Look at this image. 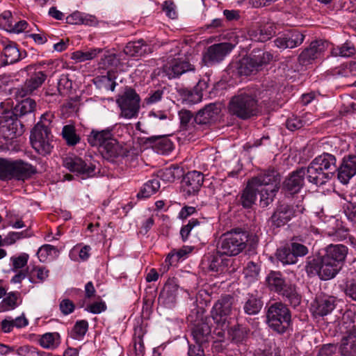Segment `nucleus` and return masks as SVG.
<instances>
[{"mask_svg": "<svg viewBox=\"0 0 356 356\" xmlns=\"http://www.w3.org/2000/svg\"><path fill=\"white\" fill-rule=\"evenodd\" d=\"M124 129V127L118 124L102 130L92 129L88 136V142L91 146L99 148L104 159L113 162L127 154L124 143L118 138Z\"/></svg>", "mask_w": 356, "mask_h": 356, "instance_id": "obj_1", "label": "nucleus"}, {"mask_svg": "<svg viewBox=\"0 0 356 356\" xmlns=\"http://www.w3.org/2000/svg\"><path fill=\"white\" fill-rule=\"evenodd\" d=\"M259 238L247 230L235 228L222 234L217 242V251L227 257H234L246 250L248 254L256 253Z\"/></svg>", "mask_w": 356, "mask_h": 356, "instance_id": "obj_2", "label": "nucleus"}, {"mask_svg": "<svg viewBox=\"0 0 356 356\" xmlns=\"http://www.w3.org/2000/svg\"><path fill=\"white\" fill-rule=\"evenodd\" d=\"M280 177L274 170L259 173L248 181L242 194V200H273L278 192Z\"/></svg>", "mask_w": 356, "mask_h": 356, "instance_id": "obj_3", "label": "nucleus"}, {"mask_svg": "<svg viewBox=\"0 0 356 356\" xmlns=\"http://www.w3.org/2000/svg\"><path fill=\"white\" fill-rule=\"evenodd\" d=\"M337 159L330 153H323L314 158L306 169V179L314 185L321 186L328 181L336 170Z\"/></svg>", "mask_w": 356, "mask_h": 356, "instance_id": "obj_4", "label": "nucleus"}, {"mask_svg": "<svg viewBox=\"0 0 356 356\" xmlns=\"http://www.w3.org/2000/svg\"><path fill=\"white\" fill-rule=\"evenodd\" d=\"M288 303L282 301L270 305L266 311V323L279 334L288 332L292 326L291 312Z\"/></svg>", "mask_w": 356, "mask_h": 356, "instance_id": "obj_5", "label": "nucleus"}, {"mask_svg": "<svg viewBox=\"0 0 356 356\" xmlns=\"http://www.w3.org/2000/svg\"><path fill=\"white\" fill-rule=\"evenodd\" d=\"M228 109L231 114L242 120L257 115L261 112L255 97L246 90L238 91L231 99Z\"/></svg>", "mask_w": 356, "mask_h": 356, "instance_id": "obj_6", "label": "nucleus"}, {"mask_svg": "<svg viewBox=\"0 0 356 356\" xmlns=\"http://www.w3.org/2000/svg\"><path fill=\"white\" fill-rule=\"evenodd\" d=\"M234 302V299L232 295H222L211 309V318L218 328L221 330L218 334L229 328L236 321V316L232 312Z\"/></svg>", "mask_w": 356, "mask_h": 356, "instance_id": "obj_7", "label": "nucleus"}, {"mask_svg": "<svg viewBox=\"0 0 356 356\" xmlns=\"http://www.w3.org/2000/svg\"><path fill=\"white\" fill-rule=\"evenodd\" d=\"M341 269L320 254L312 259L308 258L305 266L309 277L318 276L324 281L334 278Z\"/></svg>", "mask_w": 356, "mask_h": 356, "instance_id": "obj_8", "label": "nucleus"}, {"mask_svg": "<svg viewBox=\"0 0 356 356\" xmlns=\"http://www.w3.org/2000/svg\"><path fill=\"white\" fill-rule=\"evenodd\" d=\"M272 58L271 54L258 51L249 56L243 58L232 67L236 68L239 75L248 76L257 72L263 65L268 63Z\"/></svg>", "mask_w": 356, "mask_h": 356, "instance_id": "obj_9", "label": "nucleus"}, {"mask_svg": "<svg viewBox=\"0 0 356 356\" xmlns=\"http://www.w3.org/2000/svg\"><path fill=\"white\" fill-rule=\"evenodd\" d=\"M52 135L47 124L38 122L34 127L30 136L32 147L39 154L45 155L52 149Z\"/></svg>", "mask_w": 356, "mask_h": 356, "instance_id": "obj_10", "label": "nucleus"}, {"mask_svg": "<svg viewBox=\"0 0 356 356\" xmlns=\"http://www.w3.org/2000/svg\"><path fill=\"white\" fill-rule=\"evenodd\" d=\"M280 202L275 211L270 218L272 225L280 227L286 224L293 217L302 213L305 210L301 202Z\"/></svg>", "mask_w": 356, "mask_h": 356, "instance_id": "obj_11", "label": "nucleus"}, {"mask_svg": "<svg viewBox=\"0 0 356 356\" xmlns=\"http://www.w3.org/2000/svg\"><path fill=\"white\" fill-rule=\"evenodd\" d=\"M225 254L216 252L206 254L202 260V265L204 268H207L209 271L222 273L226 271L232 272L235 270V267L232 266L234 259L225 257Z\"/></svg>", "mask_w": 356, "mask_h": 356, "instance_id": "obj_12", "label": "nucleus"}, {"mask_svg": "<svg viewBox=\"0 0 356 356\" xmlns=\"http://www.w3.org/2000/svg\"><path fill=\"white\" fill-rule=\"evenodd\" d=\"M117 103L122 117L131 119L137 115L140 108V97L134 90L127 89L117 99Z\"/></svg>", "mask_w": 356, "mask_h": 356, "instance_id": "obj_13", "label": "nucleus"}, {"mask_svg": "<svg viewBox=\"0 0 356 356\" xmlns=\"http://www.w3.org/2000/svg\"><path fill=\"white\" fill-rule=\"evenodd\" d=\"M63 165L69 170L76 172L83 178L91 177L96 174L97 162L91 159L66 157L63 161Z\"/></svg>", "mask_w": 356, "mask_h": 356, "instance_id": "obj_14", "label": "nucleus"}, {"mask_svg": "<svg viewBox=\"0 0 356 356\" xmlns=\"http://www.w3.org/2000/svg\"><path fill=\"white\" fill-rule=\"evenodd\" d=\"M22 132V126L13 111H7L0 115V135L3 138L13 139Z\"/></svg>", "mask_w": 356, "mask_h": 356, "instance_id": "obj_15", "label": "nucleus"}, {"mask_svg": "<svg viewBox=\"0 0 356 356\" xmlns=\"http://www.w3.org/2000/svg\"><path fill=\"white\" fill-rule=\"evenodd\" d=\"M280 296L284 302L296 309L301 303L302 296L298 291L297 285L289 277L283 281L282 285L275 293Z\"/></svg>", "mask_w": 356, "mask_h": 356, "instance_id": "obj_16", "label": "nucleus"}, {"mask_svg": "<svg viewBox=\"0 0 356 356\" xmlns=\"http://www.w3.org/2000/svg\"><path fill=\"white\" fill-rule=\"evenodd\" d=\"M234 46L229 42H222L208 47L203 55V61L207 65H212L222 61Z\"/></svg>", "mask_w": 356, "mask_h": 356, "instance_id": "obj_17", "label": "nucleus"}, {"mask_svg": "<svg viewBox=\"0 0 356 356\" xmlns=\"http://www.w3.org/2000/svg\"><path fill=\"white\" fill-rule=\"evenodd\" d=\"M191 334L195 343L207 346L213 340L209 318L206 317L195 321L191 329Z\"/></svg>", "mask_w": 356, "mask_h": 356, "instance_id": "obj_18", "label": "nucleus"}, {"mask_svg": "<svg viewBox=\"0 0 356 356\" xmlns=\"http://www.w3.org/2000/svg\"><path fill=\"white\" fill-rule=\"evenodd\" d=\"M204 181L202 173L193 170L188 172L181 181V192L185 198L195 195Z\"/></svg>", "mask_w": 356, "mask_h": 356, "instance_id": "obj_19", "label": "nucleus"}, {"mask_svg": "<svg viewBox=\"0 0 356 356\" xmlns=\"http://www.w3.org/2000/svg\"><path fill=\"white\" fill-rule=\"evenodd\" d=\"M338 299L334 296L321 294L317 296L313 302L312 307L315 316H325L332 313L336 308Z\"/></svg>", "mask_w": 356, "mask_h": 356, "instance_id": "obj_20", "label": "nucleus"}, {"mask_svg": "<svg viewBox=\"0 0 356 356\" xmlns=\"http://www.w3.org/2000/svg\"><path fill=\"white\" fill-rule=\"evenodd\" d=\"M330 44L325 40H316L309 44V47L303 50L299 55L298 60L302 65H306L312 60L320 58L324 52L330 49Z\"/></svg>", "mask_w": 356, "mask_h": 356, "instance_id": "obj_21", "label": "nucleus"}, {"mask_svg": "<svg viewBox=\"0 0 356 356\" xmlns=\"http://www.w3.org/2000/svg\"><path fill=\"white\" fill-rule=\"evenodd\" d=\"M178 284L176 278H169L161 291L158 301L159 304L166 308L171 309L175 307L178 291Z\"/></svg>", "mask_w": 356, "mask_h": 356, "instance_id": "obj_22", "label": "nucleus"}, {"mask_svg": "<svg viewBox=\"0 0 356 356\" xmlns=\"http://www.w3.org/2000/svg\"><path fill=\"white\" fill-rule=\"evenodd\" d=\"M306 175V169L300 168L293 171L290 176L286 179L283 184L286 197L290 198L291 195L298 193L303 186Z\"/></svg>", "mask_w": 356, "mask_h": 356, "instance_id": "obj_23", "label": "nucleus"}, {"mask_svg": "<svg viewBox=\"0 0 356 356\" xmlns=\"http://www.w3.org/2000/svg\"><path fill=\"white\" fill-rule=\"evenodd\" d=\"M348 253V248L342 244L327 245L319 254L328 261L337 265L341 268H343L345 259Z\"/></svg>", "mask_w": 356, "mask_h": 356, "instance_id": "obj_24", "label": "nucleus"}, {"mask_svg": "<svg viewBox=\"0 0 356 356\" xmlns=\"http://www.w3.org/2000/svg\"><path fill=\"white\" fill-rule=\"evenodd\" d=\"M337 178L343 184H347L356 175V156L348 155L343 158L337 168Z\"/></svg>", "mask_w": 356, "mask_h": 356, "instance_id": "obj_25", "label": "nucleus"}, {"mask_svg": "<svg viewBox=\"0 0 356 356\" xmlns=\"http://www.w3.org/2000/svg\"><path fill=\"white\" fill-rule=\"evenodd\" d=\"M193 70L188 62L181 58H173L163 67V72L169 79L177 78L184 73Z\"/></svg>", "mask_w": 356, "mask_h": 356, "instance_id": "obj_26", "label": "nucleus"}, {"mask_svg": "<svg viewBox=\"0 0 356 356\" xmlns=\"http://www.w3.org/2000/svg\"><path fill=\"white\" fill-rule=\"evenodd\" d=\"M305 39V35L298 31H289L278 38L274 42L276 47L280 49L295 48L300 45Z\"/></svg>", "mask_w": 356, "mask_h": 356, "instance_id": "obj_27", "label": "nucleus"}, {"mask_svg": "<svg viewBox=\"0 0 356 356\" xmlns=\"http://www.w3.org/2000/svg\"><path fill=\"white\" fill-rule=\"evenodd\" d=\"M11 164L12 178L15 177L19 180H24L36 172L34 166L22 160H11Z\"/></svg>", "mask_w": 356, "mask_h": 356, "instance_id": "obj_28", "label": "nucleus"}, {"mask_svg": "<svg viewBox=\"0 0 356 356\" xmlns=\"http://www.w3.org/2000/svg\"><path fill=\"white\" fill-rule=\"evenodd\" d=\"M46 78L47 74L44 72L42 71L35 72L25 81L22 88L17 90V95L23 97L31 93L42 86Z\"/></svg>", "mask_w": 356, "mask_h": 356, "instance_id": "obj_29", "label": "nucleus"}, {"mask_svg": "<svg viewBox=\"0 0 356 356\" xmlns=\"http://www.w3.org/2000/svg\"><path fill=\"white\" fill-rule=\"evenodd\" d=\"M327 222V234L328 236L335 237L339 241H343L347 238L349 229L341 219L335 216H330Z\"/></svg>", "mask_w": 356, "mask_h": 356, "instance_id": "obj_30", "label": "nucleus"}, {"mask_svg": "<svg viewBox=\"0 0 356 356\" xmlns=\"http://www.w3.org/2000/svg\"><path fill=\"white\" fill-rule=\"evenodd\" d=\"M220 111L221 108L219 104L213 103L205 106L197 113L195 115L196 123L197 124H205L215 120Z\"/></svg>", "mask_w": 356, "mask_h": 356, "instance_id": "obj_31", "label": "nucleus"}, {"mask_svg": "<svg viewBox=\"0 0 356 356\" xmlns=\"http://www.w3.org/2000/svg\"><path fill=\"white\" fill-rule=\"evenodd\" d=\"M275 33V25L272 22H267L258 27L252 28L249 31L250 39L253 41L261 42L268 40Z\"/></svg>", "mask_w": 356, "mask_h": 356, "instance_id": "obj_32", "label": "nucleus"}, {"mask_svg": "<svg viewBox=\"0 0 356 356\" xmlns=\"http://www.w3.org/2000/svg\"><path fill=\"white\" fill-rule=\"evenodd\" d=\"M243 312L249 316L257 315L261 310L264 302L257 294L248 293L242 302Z\"/></svg>", "mask_w": 356, "mask_h": 356, "instance_id": "obj_33", "label": "nucleus"}, {"mask_svg": "<svg viewBox=\"0 0 356 356\" xmlns=\"http://www.w3.org/2000/svg\"><path fill=\"white\" fill-rule=\"evenodd\" d=\"M235 321H237L236 318ZM225 330H227L232 341L236 343H243L245 342L250 332V329L247 326L240 324L238 322L234 325L232 323L230 327L225 329Z\"/></svg>", "mask_w": 356, "mask_h": 356, "instance_id": "obj_34", "label": "nucleus"}, {"mask_svg": "<svg viewBox=\"0 0 356 356\" xmlns=\"http://www.w3.org/2000/svg\"><path fill=\"white\" fill-rule=\"evenodd\" d=\"M151 52V48L143 40L127 43L124 48V53L129 56H141Z\"/></svg>", "mask_w": 356, "mask_h": 356, "instance_id": "obj_35", "label": "nucleus"}, {"mask_svg": "<svg viewBox=\"0 0 356 356\" xmlns=\"http://www.w3.org/2000/svg\"><path fill=\"white\" fill-rule=\"evenodd\" d=\"M286 277L281 271L270 270L265 277V283L268 290L275 293Z\"/></svg>", "mask_w": 356, "mask_h": 356, "instance_id": "obj_36", "label": "nucleus"}, {"mask_svg": "<svg viewBox=\"0 0 356 356\" xmlns=\"http://www.w3.org/2000/svg\"><path fill=\"white\" fill-rule=\"evenodd\" d=\"M180 120V128L182 131H188L189 134L193 133L196 129L195 117L188 110H181L179 113Z\"/></svg>", "mask_w": 356, "mask_h": 356, "instance_id": "obj_37", "label": "nucleus"}, {"mask_svg": "<svg viewBox=\"0 0 356 356\" xmlns=\"http://www.w3.org/2000/svg\"><path fill=\"white\" fill-rule=\"evenodd\" d=\"M339 288L344 293L347 301L356 302V279H343L339 284Z\"/></svg>", "mask_w": 356, "mask_h": 356, "instance_id": "obj_38", "label": "nucleus"}, {"mask_svg": "<svg viewBox=\"0 0 356 356\" xmlns=\"http://www.w3.org/2000/svg\"><path fill=\"white\" fill-rule=\"evenodd\" d=\"M3 56V63L4 65H10L17 63L23 57L22 54L13 42L9 43L4 47Z\"/></svg>", "mask_w": 356, "mask_h": 356, "instance_id": "obj_39", "label": "nucleus"}, {"mask_svg": "<svg viewBox=\"0 0 356 356\" xmlns=\"http://www.w3.org/2000/svg\"><path fill=\"white\" fill-rule=\"evenodd\" d=\"M61 343V337L58 332H47L40 337V345L46 349L54 350Z\"/></svg>", "mask_w": 356, "mask_h": 356, "instance_id": "obj_40", "label": "nucleus"}, {"mask_svg": "<svg viewBox=\"0 0 356 356\" xmlns=\"http://www.w3.org/2000/svg\"><path fill=\"white\" fill-rule=\"evenodd\" d=\"M20 297L19 291H11L6 295L0 302V312H6L13 310L19 306L17 300Z\"/></svg>", "mask_w": 356, "mask_h": 356, "instance_id": "obj_41", "label": "nucleus"}, {"mask_svg": "<svg viewBox=\"0 0 356 356\" xmlns=\"http://www.w3.org/2000/svg\"><path fill=\"white\" fill-rule=\"evenodd\" d=\"M179 95L181 97L182 100L188 104H195L200 103L202 100L203 94L200 92H196L193 88L190 90L188 88H181L178 90Z\"/></svg>", "mask_w": 356, "mask_h": 356, "instance_id": "obj_42", "label": "nucleus"}, {"mask_svg": "<svg viewBox=\"0 0 356 356\" xmlns=\"http://www.w3.org/2000/svg\"><path fill=\"white\" fill-rule=\"evenodd\" d=\"M330 54L333 56L349 57L355 54V48L354 45L349 42H346L341 46H334L330 44Z\"/></svg>", "mask_w": 356, "mask_h": 356, "instance_id": "obj_43", "label": "nucleus"}, {"mask_svg": "<svg viewBox=\"0 0 356 356\" xmlns=\"http://www.w3.org/2000/svg\"><path fill=\"white\" fill-rule=\"evenodd\" d=\"M275 257L284 266L296 264L289 243L277 248Z\"/></svg>", "mask_w": 356, "mask_h": 356, "instance_id": "obj_44", "label": "nucleus"}, {"mask_svg": "<svg viewBox=\"0 0 356 356\" xmlns=\"http://www.w3.org/2000/svg\"><path fill=\"white\" fill-rule=\"evenodd\" d=\"M160 188V182L158 179H153L145 183L137 193V197L149 198L156 193Z\"/></svg>", "mask_w": 356, "mask_h": 356, "instance_id": "obj_45", "label": "nucleus"}, {"mask_svg": "<svg viewBox=\"0 0 356 356\" xmlns=\"http://www.w3.org/2000/svg\"><path fill=\"white\" fill-rule=\"evenodd\" d=\"M89 324L87 320H78L69 333L71 338L75 340H82L88 330Z\"/></svg>", "mask_w": 356, "mask_h": 356, "instance_id": "obj_46", "label": "nucleus"}, {"mask_svg": "<svg viewBox=\"0 0 356 356\" xmlns=\"http://www.w3.org/2000/svg\"><path fill=\"white\" fill-rule=\"evenodd\" d=\"M153 149L158 154H168L173 149V143L167 137H159L154 142Z\"/></svg>", "mask_w": 356, "mask_h": 356, "instance_id": "obj_47", "label": "nucleus"}, {"mask_svg": "<svg viewBox=\"0 0 356 356\" xmlns=\"http://www.w3.org/2000/svg\"><path fill=\"white\" fill-rule=\"evenodd\" d=\"M49 270L44 266H34L29 271V280L33 284L43 282L49 276Z\"/></svg>", "mask_w": 356, "mask_h": 356, "instance_id": "obj_48", "label": "nucleus"}, {"mask_svg": "<svg viewBox=\"0 0 356 356\" xmlns=\"http://www.w3.org/2000/svg\"><path fill=\"white\" fill-rule=\"evenodd\" d=\"M102 51V49L99 48L92 49L86 51H76L72 54L71 58L76 63H82L93 59Z\"/></svg>", "mask_w": 356, "mask_h": 356, "instance_id": "obj_49", "label": "nucleus"}, {"mask_svg": "<svg viewBox=\"0 0 356 356\" xmlns=\"http://www.w3.org/2000/svg\"><path fill=\"white\" fill-rule=\"evenodd\" d=\"M35 106L36 103L34 100L30 98H26L21 101L15 106V110L16 115L19 114L20 115H24L31 113L34 111Z\"/></svg>", "mask_w": 356, "mask_h": 356, "instance_id": "obj_50", "label": "nucleus"}, {"mask_svg": "<svg viewBox=\"0 0 356 356\" xmlns=\"http://www.w3.org/2000/svg\"><path fill=\"white\" fill-rule=\"evenodd\" d=\"M179 168H167L163 170H161L158 172V175L156 179H160L165 182H173L176 177H179Z\"/></svg>", "mask_w": 356, "mask_h": 356, "instance_id": "obj_51", "label": "nucleus"}, {"mask_svg": "<svg viewBox=\"0 0 356 356\" xmlns=\"http://www.w3.org/2000/svg\"><path fill=\"white\" fill-rule=\"evenodd\" d=\"M339 351L343 356L356 355V340L342 339Z\"/></svg>", "mask_w": 356, "mask_h": 356, "instance_id": "obj_52", "label": "nucleus"}, {"mask_svg": "<svg viewBox=\"0 0 356 356\" xmlns=\"http://www.w3.org/2000/svg\"><path fill=\"white\" fill-rule=\"evenodd\" d=\"M63 137L68 145H74L79 141V136L75 133V129L72 125H65L62 131Z\"/></svg>", "mask_w": 356, "mask_h": 356, "instance_id": "obj_53", "label": "nucleus"}, {"mask_svg": "<svg viewBox=\"0 0 356 356\" xmlns=\"http://www.w3.org/2000/svg\"><path fill=\"white\" fill-rule=\"evenodd\" d=\"M291 250L292 251V254H293V257L296 261L298 262V257H302L307 254L309 250L308 248L300 243L292 241L289 243Z\"/></svg>", "mask_w": 356, "mask_h": 356, "instance_id": "obj_54", "label": "nucleus"}, {"mask_svg": "<svg viewBox=\"0 0 356 356\" xmlns=\"http://www.w3.org/2000/svg\"><path fill=\"white\" fill-rule=\"evenodd\" d=\"M200 224V222L196 218H191V220H189L188 222L186 225H183L181 228L180 235L181 240L184 242L188 241L189 235L192 230L197 226H199Z\"/></svg>", "mask_w": 356, "mask_h": 356, "instance_id": "obj_55", "label": "nucleus"}, {"mask_svg": "<svg viewBox=\"0 0 356 356\" xmlns=\"http://www.w3.org/2000/svg\"><path fill=\"white\" fill-rule=\"evenodd\" d=\"M29 256L26 253H22L19 256H13L10 258V261L13 263L12 270L14 272L17 271L19 269H22L26 266Z\"/></svg>", "mask_w": 356, "mask_h": 356, "instance_id": "obj_56", "label": "nucleus"}, {"mask_svg": "<svg viewBox=\"0 0 356 356\" xmlns=\"http://www.w3.org/2000/svg\"><path fill=\"white\" fill-rule=\"evenodd\" d=\"M11 165V159L0 158V179L12 178Z\"/></svg>", "mask_w": 356, "mask_h": 356, "instance_id": "obj_57", "label": "nucleus"}, {"mask_svg": "<svg viewBox=\"0 0 356 356\" xmlns=\"http://www.w3.org/2000/svg\"><path fill=\"white\" fill-rule=\"evenodd\" d=\"M343 209L347 218L353 222H356V202H347L343 205Z\"/></svg>", "mask_w": 356, "mask_h": 356, "instance_id": "obj_58", "label": "nucleus"}, {"mask_svg": "<svg viewBox=\"0 0 356 356\" xmlns=\"http://www.w3.org/2000/svg\"><path fill=\"white\" fill-rule=\"evenodd\" d=\"M13 23L12 13L9 10H5L0 15V26L6 31H8Z\"/></svg>", "mask_w": 356, "mask_h": 356, "instance_id": "obj_59", "label": "nucleus"}, {"mask_svg": "<svg viewBox=\"0 0 356 356\" xmlns=\"http://www.w3.org/2000/svg\"><path fill=\"white\" fill-rule=\"evenodd\" d=\"M107 306L105 302L101 300L99 302H94L87 306L86 310L90 313L98 314L105 312Z\"/></svg>", "mask_w": 356, "mask_h": 356, "instance_id": "obj_60", "label": "nucleus"}, {"mask_svg": "<svg viewBox=\"0 0 356 356\" xmlns=\"http://www.w3.org/2000/svg\"><path fill=\"white\" fill-rule=\"evenodd\" d=\"M56 248L49 244H44L42 245L38 250L37 254L40 258V260H44L49 255L52 254V252H55Z\"/></svg>", "mask_w": 356, "mask_h": 356, "instance_id": "obj_61", "label": "nucleus"}, {"mask_svg": "<svg viewBox=\"0 0 356 356\" xmlns=\"http://www.w3.org/2000/svg\"><path fill=\"white\" fill-rule=\"evenodd\" d=\"M59 307L64 315H69L74 311L75 305L70 299H64L60 302Z\"/></svg>", "mask_w": 356, "mask_h": 356, "instance_id": "obj_62", "label": "nucleus"}, {"mask_svg": "<svg viewBox=\"0 0 356 356\" xmlns=\"http://www.w3.org/2000/svg\"><path fill=\"white\" fill-rule=\"evenodd\" d=\"M207 346L203 344H189L188 355V356H205L204 348Z\"/></svg>", "mask_w": 356, "mask_h": 356, "instance_id": "obj_63", "label": "nucleus"}, {"mask_svg": "<svg viewBox=\"0 0 356 356\" xmlns=\"http://www.w3.org/2000/svg\"><path fill=\"white\" fill-rule=\"evenodd\" d=\"M337 346L329 343L324 345L319 350L317 356H334L337 351Z\"/></svg>", "mask_w": 356, "mask_h": 356, "instance_id": "obj_64", "label": "nucleus"}]
</instances>
